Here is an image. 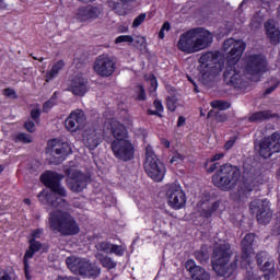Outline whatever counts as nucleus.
Instances as JSON below:
<instances>
[{"label":"nucleus","mask_w":280,"mask_h":280,"mask_svg":"<svg viewBox=\"0 0 280 280\" xmlns=\"http://www.w3.org/2000/svg\"><path fill=\"white\" fill-rule=\"evenodd\" d=\"M223 50L229 51L226 56L225 71L223 73V82H225L228 86L243 89L244 79H242V71L237 69V62H240L242 56H244L246 43L229 38L223 43Z\"/></svg>","instance_id":"1"},{"label":"nucleus","mask_w":280,"mask_h":280,"mask_svg":"<svg viewBox=\"0 0 280 280\" xmlns=\"http://www.w3.org/2000/svg\"><path fill=\"white\" fill-rule=\"evenodd\" d=\"M48 224L50 231L59 233L61 237H73V235H79L80 233V224L69 211L55 210L50 212Z\"/></svg>","instance_id":"2"},{"label":"nucleus","mask_w":280,"mask_h":280,"mask_svg":"<svg viewBox=\"0 0 280 280\" xmlns=\"http://www.w3.org/2000/svg\"><path fill=\"white\" fill-rule=\"evenodd\" d=\"M232 255L233 250H231V244L229 243H223L214 248L211 264L212 270L218 277L229 279L235 275V270H237V262H231L229 265Z\"/></svg>","instance_id":"3"},{"label":"nucleus","mask_w":280,"mask_h":280,"mask_svg":"<svg viewBox=\"0 0 280 280\" xmlns=\"http://www.w3.org/2000/svg\"><path fill=\"white\" fill-rule=\"evenodd\" d=\"M242 171L231 164H222L212 175V185L220 191H233L240 185Z\"/></svg>","instance_id":"4"},{"label":"nucleus","mask_w":280,"mask_h":280,"mask_svg":"<svg viewBox=\"0 0 280 280\" xmlns=\"http://www.w3.org/2000/svg\"><path fill=\"white\" fill-rule=\"evenodd\" d=\"M198 71L203 82L215 80L224 69V59L220 58V51H206L199 58Z\"/></svg>","instance_id":"5"},{"label":"nucleus","mask_w":280,"mask_h":280,"mask_svg":"<svg viewBox=\"0 0 280 280\" xmlns=\"http://www.w3.org/2000/svg\"><path fill=\"white\" fill-rule=\"evenodd\" d=\"M143 165L144 172L149 178L154 180V183H163L167 168L165 167V163H163L154 152V148L150 144L145 147Z\"/></svg>","instance_id":"6"},{"label":"nucleus","mask_w":280,"mask_h":280,"mask_svg":"<svg viewBox=\"0 0 280 280\" xmlns=\"http://www.w3.org/2000/svg\"><path fill=\"white\" fill-rule=\"evenodd\" d=\"M67 267L72 272H77L81 277H85L86 279H97L100 275H102V268L97 265L91 262V260L86 258H71L68 257L66 259Z\"/></svg>","instance_id":"7"},{"label":"nucleus","mask_w":280,"mask_h":280,"mask_svg":"<svg viewBox=\"0 0 280 280\" xmlns=\"http://www.w3.org/2000/svg\"><path fill=\"white\" fill-rule=\"evenodd\" d=\"M66 175V185L70 191L73 194H82L84 189L89 186V180H91V177L86 174H84L82 171L69 166L65 170Z\"/></svg>","instance_id":"8"},{"label":"nucleus","mask_w":280,"mask_h":280,"mask_svg":"<svg viewBox=\"0 0 280 280\" xmlns=\"http://www.w3.org/2000/svg\"><path fill=\"white\" fill-rule=\"evenodd\" d=\"M112 152L118 161L128 163L135 159V144L130 140H114L110 144Z\"/></svg>","instance_id":"9"},{"label":"nucleus","mask_w":280,"mask_h":280,"mask_svg":"<svg viewBox=\"0 0 280 280\" xmlns=\"http://www.w3.org/2000/svg\"><path fill=\"white\" fill-rule=\"evenodd\" d=\"M65 176L54 172L47 171L46 173L40 175V183L45 185L50 191L57 194L60 198H67V188L60 184Z\"/></svg>","instance_id":"10"},{"label":"nucleus","mask_w":280,"mask_h":280,"mask_svg":"<svg viewBox=\"0 0 280 280\" xmlns=\"http://www.w3.org/2000/svg\"><path fill=\"white\" fill-rule=\"evenodd\" d=\"M249 211L253 215L256 214L259 224H268L272 220V212L270 211V201L267 199H254L249 203Z\"/></svg>","instance_id":"11"},{"label":"nucleus","mask_w":280,"mask_h":280,"mask_svg":"<svg viewBox=\"0 0 280 280\" xmlns=\"http://www.w3.org/2000/svg\"><path fill=\"white\" fill-rule=\"evenodd\" d=\"M280 152V133L273 132L271 136L265 137L259 141V156L261 159H270L272 154Z\"/></svg>","instance_id":"12"},{"label":"nucleus","mask_w":280,"mask_h":280,"mask_svg":"<svg viewBox=\"0 0 280 280\" xmlns=\"http://www.w3.org/2000/svg\"><path fill=\"white\" fill-rule=\"evenodd\" d=\"M116 69L115 59L108 55H100L93 63L94 73L100 78H110Z\"/></svg>","instance_id":"13"},{"label":"nucleus","mask_w":280,"mask_h":280,"mask_svg":"<svg viewBox=\"0 0 280 280\" xmlns=\"http://www.w3.org/2000/svg\"><path fill=\"white\" fill-rule=\"evenodd\" d=\"M267 69L268 61H266V57L259 54H254L245 58L244 71L247 75H261L262 73H266Z\"/></svg>","instance_id":"14"},{"label":"nucleus","mask_w":280,"mask_h":280,"mask_svg":"<svg viewBox=\"0 0 280 280\" xmlns=\"http://www.w3.org/2000/svg\"><path fill=\"white\" fill-rule=\"evenodd\" d=\"M86 122V114L82 109L72 110L65 120V127L68 132H78L84 128Z\"/></svg>","instance_id":"15"},{"label":"nucleus","mask_w":280,"mask_h":280,"mask_svg":"<svg viewBox=\"0 0 280 280\" xmlns=\"http://www.w3.org/2000/svg\"><path fill=\"white\" fill-rule=\"evenodd\" d=\"M195 36V47L197 51H202L213 45V33L205 27H195L192 28Z\"/></svg>","instance_id":"16"},{"label":"nucleus","mask_w":280,"mask_h":280,"mask_svg":"<svg viewBox=\"0 0 280 280\" xmlns=\"http://www.w3.org/2000/svg\"><path fill=\"white\" fill-rule=\"evenodd\" d=\"M195 32L194 28H190L179 36L177 42L179 51H184V54H198Z\"/></svg>","instance_id":"17"},{"label":"nucleus","mask_w":280,"mask_h":280,"mask_svg":"<svg viewBox=\"0 0 280 280\" xmlns=\"http://www.w3.org/2000/svg\"><path fill=\"white\" fill-rule=\"evenodd\" d=\"M166 196H168V206L171 209L178 211V209H183L187 205V196L178 186H172L167 190Z\"/></svg>","instance_id":"18"},{"label":"nucleus","mask_w":280,"mask_h":280,"mask_svg":"<svg viewBox=\"0 0 280 280\" xmlns=\"http://www.w3.org/2000/svg\"><path fill=\"white\" fill-rule=\"evenodd\" d=\"M38 200L42 202V205H45L46 207H52L55 209H62V207L67 206V200L59 198L58 194L54 191H45L42 190L38 194Z\"/></svg>","instance_id":"19"},{"label":"nucleus","mask_w":280,"mask_h":280,"mask_svg":"<svg viewBox=\"0 0 280 280\" xmlns=\"http://www.w3.org/2000/svg\"><path fill=\"white\" fill-rule=\"evenodd\" d=\"M255 244V233H248L244 236L241 242V259L245 261L248 266H250V255L255 253V248H253Z\"/></svg>","instance_id":"20"},{"label":"nucleus","mask_w":280,"mask_h":280,"mask_svg":"<svg viewBox=\"0 0 280 280\" xmlns=\"http://www.w3.org/2000/svg\"><path fill=\"white\" fill-rule=\"evenodd\" d=\"M69 91L77 97H84L89 93V79L81 75H75L70 81Z\"/></svg>","instance_id":"21"},{"label":"nucleus","mask_w":280,"mask_h":280,"mask_svg":"<svg viewBox=\"0 0 280 280\" xmlns=\"http://www.w3.org/2000/svg\"><path fill=\"white\" fill-rule=\"evenodd\" d=\"M100 14H102V9L93 4L82 5L77 11V18L80 21H95L100 19Z\"/></svg>","instance_id":"22"},{"label":"nucleus","mask_w":280,"mask_h":280,"mask_svg":"<svg viewBox=\"0 0 280 280\" xmlns=\"http://www.w3.org/2000/svg\"><path fill=\"white\" fill-rule=\"evenodd\" d=\"M186 270L190 273L192 280H210L211 276L205 268L197 266L194 259H188L185 264Z\"/></svg>","instance_id":"23"},{"label":"nucleus","mask_w":280,"mask_h":280,"mask_svg":"<svg viewBox=\"0 0 280 280\" xmlns=\"http://www.w3.org/2000/svg\"><path fill=\"white\" fill-rule=\"evenodd\" d=\"M52 152L55 154V159H57L56 163H62V161L71 154V144H69V142L55 144L52 147Z\"/></svg>","instance_id":"24"},{"label":"nucleus","mask_w":280,"mask_h":280,"mask_svg":"<svg viewBox=\"0 0 280 280\" xmlns=\"http://www.w3.org/2000/svg\"><path fill=\"white\" fill-rule=\"evenodd\" d=\"M226 207L224 206V201L222 199L215 200L212 202L207 209L201 210V215L206 220H209L210 218H213L215 213H222Z\"/></svg>","instance_id":"25"},{"label":"nucleus","mask_w":280,"mask_h":280,"mask_svg":"<svg viewBox=\"0 0 280 280\" xmlns=\"http://www.w3.org/2000/svg\"><path fill=\"white\" fill-rule=\"evenodd\" d=\"M265 30L267 37L269 38L271 45H279L280 44V31L275 26V22L272 20H268L265 23Z\"/></svg>","instance_id":"26"},{"label":"nucleus","mask_w":280,"mask_h":280,"mask_svg":"<svg viewBox=\"0 0 280 280\" xmlns=\"http://www.w3.org/2000/svg\"><path fill=\"white\" fill-rule=\"evenodd\" d=\"M102 141H104V136L102 135V132H97L96 130H94L92 132H88L85 145L90 150H95V148H97V145H100Z\"/></svg>","instance_id":"27"},{"label":"nucleus","mask_w":280,"mask_h":280,"mask_svg":"<svg viewBox=\"0 0 280 280\" xmlns=\"http://www.w3.org/2000/svg\"><path fill=\"white\" fill-rule=\"evenodd\" d=\"M112 135L115 141H119L120 139H126L128 137V129L121 122L112 124Z\"/></svg>","instance_id":"28"},{"label":"nucleus","mask_w":280,"mask_h":280,"mask_svg":"<svg viewBox=\"0 0 280 280\" xmlns=\"http://www.w3.org/2000/svg\"><path fill=\"white\" fill-rule=\"evenodd\" d=\"M271 118H272V114L270 113V110H259V112L253 113L248 117V121L250 124H257V121H268V119H271Z\"/></svg>","instance_id":"29"},{"label":"nucleus","mask_w":280,"mask_h":280,"mask_svg":"<svg viewBox=\"0 0 280 280\" xmlns=\"http://www.w3.org/2000/svg\"><path fill=\"white\" fill-rule=\"evenodd\" d=\"M65 68V60H58L51 69L46 73V82H51L54 78H57L60 71Z\"/></svg>","instance_id":"30"},{"label":"nucleus","mask_w":280,"mask_h":280,"mask_svg":"<svg viewBox=\"0 0 280 280\" xmlns=\"http://www.w3.org/2000/svg\"><path fill=\"white\" fill-rule=\"evenodd\" d=\"M54 106H58V92H54L50 98L43 104L42 112L47 114Z\"/></svg>","instance_id":"31"},{"label":"nucleus","mask_w":280,"mask_h":280,"mask_svg":"<svg viewBox=\"0 0 280 280\" xmlns=\"http://www.w3.org/2000/svg\"><path fill=\"white\" fill-rule=\"evenodd\" d=\"M194 257L197 259V261H199V264H207V261H209V249L201 246L200 249L195 252Z\"/></svg>","instance_id":"32"},{"label":"nucleus","mask_w":280,"mask_h":280,"mask_svg":"<svg viewBox=\"0 0 280 280\" xmlns=\"http://www.w3.org/2000/svg\"><path fill=\"white\" fill-rule=\"evenodd\" d=\"M210 106L211 108H217L218 110H229V108H231V103L229 101L217 100L212 101Z\"/></svg>","instance_id":"33"},{"label":"nucleus","mask_w":280,"mask_h":280,"mask_svg":"<svg viewBox=\"0 0 280 280\" xmlns=\"http://www.w3.org/2000/svg\"><path fill=\"white\" fill-rule=\"evenodd\" d=\"M100 261L103 268H107V270H113L117 268V262H115V260H113V258L108 256H103L102 258H100Z\"/></svg>","instance_id":"34"},{"label":"nucleus","mask_w":280,"mask_h":280,"mask_svg":"<svg viewBox=\"0 0 280 280\" xmlns=\"http://www.w3.org/2000/svg\"><path fill=\"white\" fill-rule=\"evenodd\" d=\"M13 140H14V143H24L25 145H27L28 143H32L33 141L32 136L24 132H19Z\"/></svg>","instance_id":"35"},{"label":"nucleus","mask_w":280,"mask_h":280,"mask_svg":"<svg viewBox=\"0 0 280 280\" xmlns=\"http://www.w3.org/2000/svg\"><path fill=\"white\" fill-rule=\"evenodd\" d=\"M243 280H261V276L257 275L253 268L246 270Z\"/></svg>","instance_id":"36"},{"label":"nucleus","mask_w":280,"mask_h":280,"mask_svg":"<svg viewBox=\"0 0 280 280\" xmlns=\"http://www.w3.org/2000/svg\"><path fill=\"white\" fill-rule=\"evenodd\" d=\"M258 268H260L262 272H275V261L268 259L267 261H265V264H262Z\"/></svg>","instance_id":"37"},{"label":"nucleus","mask_w":280,"mask_h":280,"mask_svg":"<svg viewBox=\"0 0 280 280\" xmlns=\"http://www.w3.org/2000/svg\"><path fill=\"white\" fill-rule=\"evenodd\" d=\"M178 101L172 96H168L166 98V108L167 110H170L171 113H174L177 108Z\"/></svg>","instance_id":"38"},{"label":"nucleus","mask_w":280,"mask_h":280,"mask_svg":"<svg viewBox=\"0 0 280 280\" xmlns=\"http://www.w3.org/2000/svg\"><path fill=\"white\" fill-rule=\"evenodd\" d=\"M28 244H30L28 248L31 250H33L34 253H38L43 248V243H40L39 241H36L34 238H31L28 241Z\"/></svg>","instance_id":"39"},{"label":"nucleus","mask_w":280,"mask_h":280,"mask_svg":"<svg viewBox=\"0 0 280 280\" xmlns=\"http://www.w3.org/2000/svg\"><path fill=\"white\" fill-rule=\"evenodd\" d=\"M237 139H240V137L237 135L230 137V139L223 145L224 150L226 152H229V150H232L233 145H235V143H237Z\"/></svg>","instance_id":"40"},{"label":"nucleus","mask_w":280,"mask_h":280,"mask_svg":"<svg viewBox=\"0 0 280 280\" xmlns=\"http://www.w3.org/2000/svg\"><path fill=\"white\" fill-rule=\"evenodd\" d=\"M256 261H257V266L259 268V266H261L262 264H266V261H268V252H259L256 255Z\"/></svg>","instance_id":"41"},{"label":"nucleus","mask_w":280,"mask_h":280,"mask_svg":"<svg viewBox=\"0 0 280 280\" xmlns=\"http://www.w3.org/2000/svg\"><path fill=\"white\" fill-rule=\"evenodd\" d=\"M116 45L121 43H135V37L132 35H120L115 39Z\"/></svg>","instance_id":"42"},{"label":"nucleus","mask_w":280,"mask_h":280,"mask_svg":"<svg viewBox=\"0 0 280 280\" xmlns=\"http://www.w3.org/2000/svg\"><path fill=\"white\" fill-rule=\"evenodd\" d=\"M4 97H9V100H19V94L12 88H7L3 90Z\"/></svg>","instance_id":"43"},{"label":"nucleus","mask_w":280,"mask_h":280,"mask_svg":"<svg viewBox=\"0 0 280 280\" xmlns=\"http://www.w3.org/2000/svg\"><path fill=\"white\" fill-rule=\"evenodd\" d=\"M172 30V24L170 22H164L160 32H159V38L163 40L165 38V32H170Z\"/></svg>","instance_id":"44"},{"label":"nucleus","mask_w":280,"mask_h":280,"mask_svg":"<svg viewBox=\"0 0 280 280\" xmlns=\"http://www.w3.org/2000/svg\"><path fill=\"white\" fill-rule=\"evenodd\" d=\"M209 163H211V162L209 160H207L203 163V167L208 174H213V172H215V170H218V165H220V163L215 162V163H212L210 166H209Z\"/></svg>","instance_id":"45"},{"label":"nucleus","mask_w":280,"mask_h":280,"mask_svg":"<svg viewBox=\"0 0 280 280\" xmlns=\"http://www.w3.org/2000/svg\"><path fill=\"white\" fill-rule=\"evenodd\" d=\"M113 247V244L110 242H101L98 243V250H102L103 253H106L107 255L110 254V248Z\"/></svg>","instance_id":"46"},{"label":"nucleus","mask_w":280,"mask_h":280,"mask_svg":"<svg viewBox=\"0 0 280 280\" xmlns=\"http://www.w3.org/2000/svg\"><path fill=\"white\" fill-rule=\"evenodd\" d=\"M40 108H33L31 110V119H33V121H35V124H40Z\"/></svg>","instance_id":"47"},{"label":"nucleus","mask_w":280,"mask_h":280,"mask_svg":"<svg viewBox=\"0 0 280 280\" xmlns=\"http://www.w3.org/2000/svg\"><path fill=\"white\" fill-rule=\"evenodd\" d=\"M109 253L117 255V257H124V247H121L120 245L112 244V248Z\"/></svg>","instance_id":"48"},{"label":"nucleus","mask_w":280,"mask_h":280,"mask_svg":"<svg viewBox=\"0 0 280 280\" xmlns=\"http://www.w3.org/2000/svg\"><path fill=\"white\" fill-rule=\"evenodd\" d=\"M35 253L36 252H33V249H30V247H28V249L25 252L24 257H23L24 266H30V259H32V257H34Z\"/></svg>","instance_id":"49"},{"label":"nucleus","mask_w":280,"mask_h":280,"mask_svg":"<svg viewBox=\"0 0 280 280\" xmlns=\"http://www.w3.org/2000/svg\"><path fill=\"white\" fill-rule=\"evenodd\" d=\"M139 92L137 95V100L139 102H145V100L148 98L147 94H145V88H143V85H138Z\"/></svg>","instance_id":"50"},{"label":"nucleus","mask_w":280,"mask_h":280,"mask_svg":"<svg viewBox=\"0 0 280 280\" xmlns=\"http://www.w3.org/2000/svg\"><path fill=\"white\" fill-rule=\"evenodd\" d=\"M145 13H140L132 22V27H139L145 21Z\"/></svg>","instance_id":"51"},{"label":"nucleus","mask_w":280,"mask_h":280,"mask_svg":"<svg viewBox=\"0 0 280 280\" xmlns=\"http://www.w3.org/2000/svg\"><path fill=\"white\" fill-rule=\"evenodd\" d=\"M215 121L218 124H224V121H229V115L218 112L215 114Z\"/></svg>","instance_id":"52"},{"label":"nucleus","mask_w":280,"mask_h":280,"mask_svg":"<svg viewBox=\"0 0 280 280\" xmlns=\"http://www.w3.org/2000/svg\"><path fill=\"white\" fill-rule=\"evenodd\" d=\"M24 128L27 132H36V124L32 120H27L24 122Z\"/></svg>","instance_id":"53"},{"label":"nucleus","mask_w":280,"mask_h":280,"mask_svg":"<svg viewBox=\"0 0 280 280\" xmlns=\"http://www.w3.org/2000/svg\"><path fill=\"white\" fill-rule=\"evenodd\" d=\"M180 161H185V155L180 154V153H175L172 159H171V163H180Z\"/></svg>","instance_id":"54"},{"label":"nucleus","mask_w":280,"mask_h":280,"mask_svg":"<svg viewBox=\"0 0 280 280\" xmlns=\"http://www.w3.org/2000/svg\"><path fill=\"white\" fill-rule=\"evenodd\" d=\"M40 235H43V229H35L31 233V240H40Z\"/></svg>","instance_id":"55"},{"label":"nucleus","mask_w":280,"mask_h":280,"mask_svg":"<svg viewBox=\"0 0 280 280\" xmlns=\"http://www.w3.org/2000/svg\"><path fill=\"white\" fill-rule=\"evenodd\" d=\"M150 85L153 91H156V89H159V80H156V77L154 74H150Z\"/></svg>","instance_id":"56"},{"label":"nucleus","mask_w":280,"mask_h":280,"mask_svg":"<svg viewBox=\"0 0 280 280\" xmlns=\"http://www.w3.org/2000/svg\"><path fill=\"white\" fill-rule=\"evenodd\" d=\"M108 8H110V10H113L114 12H118L119 8H121V3L110 0L108 1Z\"/></svg>","instance_id":"57"},{"label":"nucleus","mask_w":280,"mask_h":280,"mask_svg":"<svg viewBox=\"0 0 280 280\" xmlns=\"http://www.w3.org/2000/svg\"><path fill=\"white\" fill-rule=\"evenodd\" d=\"M108 8H110V10H113L114 12H118L119 8H121V3L110 0L108 1Z\"/></svg>","instance_id":"58"},{"label":"nucleus","mask_w":280,"mask_h":280,"mask_svg":"<svg viewBox=\"0 0 280 280\" xmlns=\"http://www.w3.org/2000/svg\"><path fill=\"white\" fill-rule=\"evenodd\" d=\"M279 89V83H275L273 85L267 88L264 92V95H270L271 93H275Z\"/></svg>","instance_id":"59"},{"label":"nucleus","mask_w":280,"mask_h":280,"mask_svg":"<svg viewBox=\"0 0 280 280\" xmlns=\"http://www.w3.org/2000/svg\"><path fill=\"white\" fill-rule=\"evenodd\" d=\"M153 106H154L155 110H158L160 114L163 113V110H164L163 103L160 100H155L153 102Z\"/></svg>","instance_id":"60"},{"label":"nucleus","mask_w":280,"mask_h":280,"mask_svg":"<svg viewBox=\"0 0 280 280\" xmlns=\"http://www.w3.org/2000/svg\"><path fill=\"white\" fill-rule=\"evenodd\" d=\"M221 159H224V153H217L211 156V159H208L210 163H215V161H220Z\"/></svg>","instance_id":"61"},{"label":"nucleus","mask_w":280,"mask_h":280,"mask_svg":"<svg viewBox=\"0 0 280 280\" xmlns=\"http://www.w3.org/2000/svg\"><path fill=\"white\" fill-rule=\"evenodd\" d=\"M261 8L265 10H270V3H272V0H258Z\"/></svg>","instance_id":"62"},{"label":"nucleus","mask_w":280,"mask_h":280,"mask_svg":"<svg viewBox=\"0 0 280 280\" xmlns=\"http://www.w3.org/2000/svg\"><path fill=\"white\" fill-rule=\"evenodd\" d=\"M24 275L26 280H32V275H30V265H24Z\"/></svg>","instance_id":"63"},{"label":"nucleus","mask_w":280,"mask_h":280,"mask_svg":"<svg viewBox=\"0 0 280 280\" xmlns=\"http://www.w3.org/2000/svg\"><path fill=\"white\" fill-rule=\"evenodd\" d=\"M0 280H12V277L8 271H3V275L0 277Z\"/></svg>","instance_id":"64"}]
</instances>
